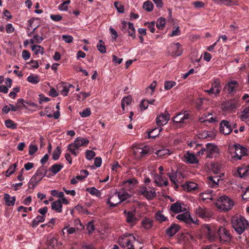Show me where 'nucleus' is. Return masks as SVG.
Returning <instances> with one entry per match:
<instances>
[{"mask_svg": "<svg viewBox=\"0 0 249 249\" xmlns=\"http://www.w3.org/2000/svg\"><path fill=\"white\" fill-rule=\"evenodd\" d=\"M168 52L173 56H178L182 52L181 45L178 42L173 43L168 47Z\"/></svg>", "mask_w": 249, "mask_h": 249, "instance_id": "obj_15", "label": "nucleus"}, {"mask_svg": "<svg viewBox=\"0 0 249 249\" xmlns=\"http://www.w3.org/2000/svg\"><path fill=\"white\" fill-rule=\"evenodd\" d=\"M229 150L234 160H239L247 155V149L238 143L229 146Z\"/></svg>", "mask_w": 249, "mask_h": 249, "instance_id": "obj_3", "label": "nucleus"}, {"mask_svg": "<svg viewBox=\"0 0 249 249\" xmlns=\"http://www.w3.org/2000/svg\"><path fill=\"white\" fill-rule=\"evenodd\" d=\"M184 161L185 163L188 164H196L198 162V160L196 159L194 153H191L188 151L184 155Z\"/></svg>", "mask_w": 249, "mask_h": 249, "instance_id": "obj_19", "label": "nucleus"}, {"mask_svg": "<svg viewBox=\"0 0 249 249\" xmlns=\"http://www.w3.org/2000/svg\"><path fill=\"white\" fill-rule=\"evenodd\" d=\"M156 193L154 191H147L144 197H145L148 200H152L156 196Z\"/></svg>", "mask_w": 249, "mask_h": 249, "instance_id": "obj_54", "label": "nucleus"}, {"mask_svg": "<svg viewBox=\"0 0 249 249\" xmlns=\"http://www.w3.org/2000/svg\"><path fill=\"white\" fill-rule=\"evenodd\" d=\"M90 114L91 111L89 108L84 109L82 112L80 113V116L83 118L88 117Z\"/></svg>", "mask_w": 249, "mask_h": 249, "instance_id": "obj_58", "label": "nucleus"}, {"mask_svg": "<svg viewBox=\"0 0 249 249\" xmlns=\"http://www.w3.org/2000/svg\"><path fill=\"white\" fill-rule=\"evenodd\" d=\"M241 120L245 121L249 118V107L245 108L240 116Z\"/></svg>", "mask_w": 249, "mask_h": 249, "instance_id": "obj_50", "label": "nucleus"}, {"mask_svg": "<svg viewBox=\"0 0 249 249\" xmlns=\"http://www.w3.org/2000/svg\"><path fill=\"white\" fill-rule=\"evenodd\" d=\"M155 23L154 21H152L151 22H146L145 25H148L147 27L150 31L151 33H154L155 29Z\"/></svg>", "mask_w": 249, "mask_h": 249, "instance_id": "obj_63", "label": "nucleus"}, {"mask_svg": "<svg viewBox=\"0 0 249 249\" xmlns=\"http://www.w3.org/2000/svg\"><path fill=\"white\" fill-rule=\"evenodd\" d=\"M17 166V163H14L11 165L8 168L7 170L5 172V175L7 177H9L11 176L15 171L16 168Z\"/></svg>", "mask_w": 249, "mask_h": 249, "instance_id": "obj_37", "label": "nucleus"}, {"mask_svg": "<svg viewBox=\"0 0 249 249\" xmlns=\"http://www.w3.org/2000/svg\"><path fill=\"white\" fill-rule=\"evenodd\" d=\"M61 151L60 147L59 146H57L56 148L54 149L53 153V160H57L61 154Z\"/></svg>", "mask_w": 249, "mask_h": 249, "instance_id": "obj_45", "label": "nucleus"}, {"mask_svg": "<svg viewBox=\"0 0 249 249\" xmlns=\"http://www.w3.org/2000/svg\"><path fill=\"white\" fill-rule=\"evenodd\" d=\"M51 207L53 210L55 211L57 213H61L62 212V205L60 199L52 202Z\"/></svg>", "mask_w": 249, "mask_h": 249, "instance_id": "obj_28", "label": "nucleus"}, {"mask_svg": "<svg viewBox=\"0 0 249 249\" xmlns=\"http://www.w3.org/2000/svg\"><path fill=\"white\" fill-rule=\"evenodd\" d=\"M31 49L36 55L39 53L43 54L44 53V48L39 45H34L32 46Z\"/></svg>", "mask_w": 249, "mask_h": 249, "instance_id": "obj_39", "label": "nucleus"}, {"mask_svg": "<svg viewBox=\"0 0 249 249\" xmlns=\"http://www.w3.org/2000/svg\"><path fill=\"white\" fill-rule=\"evenodd\" d=\"M153 4L151 1L147 0L143 3V8L147 12L152 11L153 9Z\"/></svg>", "mask_w": 249, "mask_h": 249, "instance_id": "obj_44", "label": "nucleus"}, {"mask_svg": "<svg viewBox=\"0 0 249 249\" xmlns=\"http://www.w3.org/2000/svg\"><path fill=\"white\" fill-rule=\"evenodd\" d=\"M29 154L30 155H33L38 150L37 146L36 145L30 144L29 148Z\"/></svg>", "mask_w": 249, "mask_h": 249, "instance_id": "obj_57", "label": "nucleus"}, {"mask_svg": "<svg viewBox=\"0 0 249 249\" xmlns=\"http://www.w3.org/2000/svg\"><path fill=\"white\" fill-rule=\"evenodd\" d=\"M118 243L122 247L126 249H134L131 241L128 238V236L124 235L122 238H119Z\"/></svg>", "mask_w": 249, "mask_h": 249, "instance_id": "obj_18", "label": "nucleus"}, {"mask_svg": "<svg viewBox=\"0 0 249 249\" xmlns=\"http://www.w3.org/2000/svg\"><path fill=\"white\" fill-rule=\"evenodd\" d=\"M62 37L63 40L68 43L72 42L73 40V37L70 35H63Z\"/></svg>", "mask_w": 249, "mask_h": 249, "instance_id": "obj_59", "label": "nucleus"}, {"mask_svg": "<svg viewBox=\"0 0 249 249\" xmlns=\"http://www.w3.org/2000/svg\"><path fill=\"white\" fill-rule=\"evenodd\" d=\"M94 221L92 220L89 222L87 224V230L88 233L90 234L95 230V226L94 224Z\"/></svg>", "mask_w": 249, "mask_h": 249, "instance_id": "obj_49", "label": "nucleus"}, {"mask_svg": "<svg viewBox=\"0 0 249 249\" xmlns=\"http://www.w3.org/2000/svg\"><path fill=\"white\" fill-rule=\"evenodd\" d=\"M155 218L160 223H162L168 220L167 217L165 216L160 211H158L155 213Z\"/></svg>", "mask_w": 249, "mask_h": 249, "instance_id": "obj_33", "label": "nucleus"}, {"mask_svg": "<svg viewBox=\"0 0 249 249\" xmlns=\"http://www.w3.org/2000/svg\"><path fill=\"white\" fill-rule=\"evenodd\" d=\"M165 24V19L163 18H159L156 21V26L158 29L162 30Z\"/></svg>", "mask_w": 249, "mask_h": 249, "instance_id": "obj_41", "label": "nucleus"}, {"mask_svg": "<svg viewBox=\"0 0 249 249\" xmlns=\"http://www.w3.org/2000/svg\"><path fill=\"white\" fill-rule=\"evenodd\" d=\"M4 123L5 126L8 128L15 129L17 128V124L12 120L7 119L5 121Z\"/></svg>", "mask_w": 249, "mask_h": 249, "instance_id": "obj_38", "label": "nucleus"}, {"mask_svg": "<svg viewBox=\"0 0 249 249\" xmlns=\"http://www.w3.org/2000/svg\"><path fill=\"white\" fill-rule=\"evenodd\" d=\"M221 242H229L232 237L230 231L223 226H220L217 231Z\"/></svg>", "mask_w": 249, "mask_h": 249, "instance_id": "obj_6", "label": "nucleus"}, {"mask_svg": "<svg viewBox=\"0 0 249 249\" xmlns=\"http://www.w3.org/2000/svg\"><path fill=\"white\" fill-rule=\"evenodd\" d=\"M208 183L211 188H215L218 186L219 178L217 177L209 176L207 177Z\"/></svg>", "mask_w": 249, "mask_h": 249, "instance_id": "obj_27", "label": "nucleus"}, {"mask_svg": "<svg viewBox=\"0 0 249 249\" xmlns=\"http://www.w3.org/2000/svg\"><path fill=\"white\" fill-rule=\"evenodd\" d=\"M178 220L184 222L188 225H191L192 224L198 225L199 220L193 219L190 216L189 212H186L181 214H178L176 217Z\"/></svg>", "mask_w": 249, "mask_h": 249, "instance_id": "obj_8", "label": "nucleus"}, {"mask_svg": "<svg viewBox=\"0 0 249 249\" xmlns=\"http://www.w3.org/2000/svg\"><path fill=\"white\" fill-rule=\"evenodd\" d=\"M206 146L207 149V157L209 158H213V155L217 152V147L211 143H207Z\"/></svg>", "mask_w": 249, "mask_h": 249, "instance_id": "obj_20", "label": "nucleus"}, {"mask_svg": "<svg viewBox=\"0 0 249 249\" xmlns=\"http://www.w3.org/2000/svg\"><path fill=\"white\" fill-rule=\"evenodd\" d=\"M182 207L180 203L177 202L172 204L170 207L171 211L176 213H178L182 211Z\"/></svg>", "mask_w": 249, "mask_h": 249, "instance_id": "obj_32", "label": "nucleus"}, {"mask_svg": "<svg viewBox=\"0 0 249 249\" xmlns=\"http://www.w3.org/2000/svg\"><path fill=\"white\" fill-rule=\"evenodd\" d=\"M50 18L54 21L58 22L62 19V17L60 15H50Z\"/></svg>", "mask_w": 249, "mask_h": 249, "instance_id": "obj_62", "label": "nucleus"}, {"mask_svg": "<svg viewBox=\"0 0 249 249\" xmlns=\"http://www.w3.org/2000/svg\"><path fill=\"white\" fill-rule=\"evenodd\" d=\"M194 7L196 9L203 8L205 4L203 2L200 1H196L193 3Z\"/></svg>", "mask_w": 249, "mask_h": 249, "instance_id": "obj_60", "label": "nucleus"}, {"mask_svg": "<svg viewBox=\"0 0 249 249\" xmlns=\"http://www.w3.org/2000/svg\"><path fill=\"white\" fill-rule=\"evenodd\" d=\"M89 143L87 139L78 137L74 140V142L70 143L68 146V150L73 155L77 156L78 152L77 151L79 148L82 146H86Z\"/></svg>", "mask_w": 249, "mask_h": 249, "instance_id": "obj_4", "label": "nucleus"}, {"mask_svg": "<svg viewBox=\"0 0 249 249\" xmlns=\"http://www.w3.org/2000/svg\"><path fill=\"white\" fill-rule=\"evenodd\" d=\"M28 82L33 84H36L40 81V78L37 75L30 74L27 79Z\"/></svg>", "mask_w": 249, "mask_h": 249, "instance_id": "obj_35", "label": "nucleus"}, {"mask_svg": "<svg viewBox=\"0 0 249 249\" xmlns=\"http://www.w3.org/2000/svg\"><path fill=\"white\" fill-rule=\"evenodd\" d=\"M179 227L176 224H172L166 230V233L170 237L174 236L179 230Z\"/></svg>", "mask_w": 249, "mask_h": 249, "instance_id": "obj_23", "label": "nucleus"}, {"mask_svg": "<svg viewBox=\"0 0 249 249\" xmlns=\"http://www.w3.org/2000/svg\"><path fill=\"white\" fill-rule=\"evenodd\" d=\"M124 213L126 216V222L131 224L136 223L138 219L135 216V213L131 211H126L124 210Z\"/></svg>", "mask_w": 249, "mask_h": 249, "instance_id": "obj_21", "label": "nucleus"}, {"mask_svg": "<svg viewBox=\"0 0 249 249\" xmlns=\"http://www.w3.org/2000/svg\"><path fill=\"white\" fill-rule=\"evenodd\" d=\"M47 169L46 167L42 166L38 168L34 175L42 179V178L46 175Z\"/></svg>", "mask_w": 249, "mask_h": 249, "instance_id": "obj_29", "label": "nucleus"}, {"mask_svg": "<svg viewBox=\"0 0 249 249\" xmlns=\"http://www.w3.org/2000/svg\"><path fill=\"white\" fill-rule=\"evenodd\" d=\"M245 168L239 167L237 170V174L240 178H245L246 177V174L245 173Z\"/></svg>", "mask_w": 249, "mask_h": 249, "instance_id": "obj_61", "label": "nucleus"}, {"mask_svg": "<svg viewBox=\"0 0 249 249\" xmlns=\"http://www.w3.org/2000/svg\"><path fill=\"white\" fill-rule=\"evenodd\" d=\"M217 204L219 205V209L225 212H227L232 208L234 203L228 196H223L218 199Z\"/></svg>", "mask_w": 249, "mask_h": 249, "instance_id": "obj_5", "label": "nucleus"}, {"mask_svg": "<svg viewBox=\"0 0 249 249\" xmlns=\"http://www.w3.org/2000/svg\"><path fill=\"white\" fill-rule=\"evenodd\" d=\"M221 88V87L219 80L218 79H215L213 82L212 83L211 88L205 91L209 95L214 94L215 97H217L219 95L220 92Z\"/></svg>", "mask_w": 249, "mask_h": 249, "instance_id": "obj_7", "label": "nucleus"}, {"mask_svg": "<svg viewBox=\"0 0 249 249\" xmlns=\"http://www.w3.org/2000/svg\"><path fill=\"white\" fill-rule=\"evenodd\" d=\"M151 153V149L148 146L143 147H136L134 149L133 154L137 158H142Z\"/></svg>", "mask_w": 249, "mask_h": 249, "instance_id": "obj_11", "label": "nucleus"}, {"mask_svg": "<svg viewBox=\"0 0 249 249\" xmlns=\"http://www.w3.org/2000/svg\"><path fill=\"white\" fill-rule=\"evenodd\" d=\"M192 119V116L189 113L188 111H185L184 113L183 116L179 119L178 121H175L177 122H179V123H185L186 120L188 119Z\"/></svg>", "mask_w": 249, "mask_h": 249, "instance_id": "obj_43", "label": "nucleus"}, {"mask_svg": "<svg viewBox=\"0 0 249 249\" xmlns=\"http://www.w3.org/2000/svg\"><path fill=\"white\" fill-rule=\"evenodd\" d=\"M232 227L237 234H242L249 229V221L243 216H233L231 218Z\"/></svg>", "mask_w": 249, "mask_h": 249, "instance_id": "obj_1", "label": "nucleus"}, {"mask_svg": "<svg viewBox=\"0 0 249 249\" xmlns=\"http://www.w3.org/2000/svg\"><path fill=\"white\" fill-rule=\"evenodd\" d=\"M220 125L219 131L221 133L226 135L231 132V122L227 120H222Z\"/></svg>", "mask_w": 249, "mask_h": 249, "instance_id": "obj_13", "label": "nucleus"}, {"mask_svg": "<svg viewBox=\"0 0 249 249\" xmlns=\"http://www.w3.org/2000/svg\"><path fill=\"white\" fill-rule=\"evenodd\" d=\"M39 103L42 104L43 102H48L50 101V98L45 97L44 94H39Z\"/></svg>", "mask_w": 249, "mask_h": 249, "instance_id": "obj_56", "label": "nucleus"}, {"mask_svg": "<svg viewBox=\"0 0 249 249\" xmlns=\"http://www.w3.org/2000/svg\"><path fill=\"white\" fill-rule=\"evenodd\" d=\"M197 185L192 182H189L186 183L183 185V188L184 190H186L188 192H191L196 190L197 188Z\"/></svg>", "mask_w": 249, "mask_h": 249, "instance_id": "obj_30", "label": "nucleus"}, {"mask_svg": "<svg viewBox=\"0 0 249 249\" xmlns=\"http://www.w3.org/2000/svg\"><path fill=\"white\" fill-rule=\"evenodd\" d=\"M4 199L6 205L8 206H13L15 203L16 197L15 196H11L8 194H4Z\"/></svg>", "mask_w": 249, "mask_h": 249, "instance_id": "obj_25", "label": "nucleus"}, {"mask_svg": "<svg viewBox=\"0 0 249 249\" xmlns=\"http://www.w3.org/2000/svg\"><path fill=\"white\" fill-rule=\"evenodd\" d=\"M223 108L228 111H234L238 107V102L235 100L228 101L222 104Z\"/></svg>", "mask_w": 249, "mask_h": 249, "instance_id": "obj_17", "label": "nucleus"}, {"mask_svg": "<svg viewBox=\"0 0 249 249\" xmlns=\"http://www.w3.org/2000/svg\"><path fill=\"white\" fill-rule=\"evenodd\" d=\"M196 214L202 219L209 218L213 215V213L209 209L198 207L195 210Z\"/></svg>", "mask_w": 249, "mask_h": 249, "instance_id": "obj_12", "label": "nucleus"}, {"mask_svg": "<svg viewBox=\"0 0 249 249\" xmlns=\"http://www.w3.org/2000/svg\"><path fill=\"white\" fill-rule=\"evenodd\" d=\"M114 5L119 13H123L124 12V5L118 1H115L114 3Z\"/></svg>", "mask_w": 249, "mask_h": 249, "instance_id": "obj_52", "label": "nucleus"}, {"mask_svg": "<svg viewBox=\"0 0 249 249\" xmlns=\"http://www.w3.org/2000/svg\"><path fill=\"white\" fill-rule=\"evenodd\" d=\"M138 183V180L136 178H131L124 180L122 182V186H123L124 189L131 191Z\"/></svg>", "mask_w": 249, "mask_h": 249, "instance_id": "obj_14", "label": "nucleus"}, {"mask_svg": "<svg viewBox=\"0 0 249 249\" xmlns=\"http://www.w3.org/2000/svg\"><path fill=\"white\" fill-rule=\"evenodd\" d=\"M58 239L52 234L49 235L46 241L48 249H59L62 243L58 242Z\"/></svg>", "mask_w": 249, "mask_h": 249, "instance_id": "obj_10", "label": "nucleus"}, {"mask_svg": "<svg viewBox=\"0 0 249 249\" xmlns=\"http://www.w3.org/2000/svg\"><path fill=\"white\" fill-rule=\"evenodd\" d=\"M75 209L76 210L78 211L79 212H82L84 213L89 214V213L88 209L85 208L83 206L77 205L75 207Z\"/></svg>", "mask_w": 249, "mask_h": 249, "instance_id": "obj_55", "label": "nucleus"}, {"mask_svg": "<svg viewBox=\"0 0 249 249\" xmlns=\"http://www.w3.org/2000/svg\"><path fill=\"white\" fill-rule=\"evenodd\" d=\"M127 31L128 36H131L133 39H135L136 37L135 29L132 23L130 22H128Z\"/></svg>", "mask_w": 249, "mask_h": 249, "instance_id": "obj_34", "label": "nucleus"}, {"mask_svg": "<svg viewBox=\"0 0 249 249\" xmlns=\"http://www.w3.org/2000/svg\"><path fill=\"white\" fill-rule=\"evenodd\" d=\"M142 227L145 230H149L153 226V221L149 218L145 217L141 221Z\"/></svg>", "mask_w": 249, "mask_h": 249, "instance_id": "obj_24", "label": "nucleus"}, {"mask_svg": "<svg viewBox=\"0 0 249 249\" xmlns=\"http://www.w3.org/2000/svg\"><path fill=\"white\" fill-rule=\"evenodd\" d=\"M25 102V100H24L23 99L19 98L17 100V102L16 104V106H15L13 104H10L9 106L10 108V110L13 111H16L18 109H20L21 105H19L20 103H21V104L23 105V107L24 108H25L27 109V107L26 106V105L24 104Z\"/></svg>", "mask_w": 249, "mask_h": 249, "instance_id": "obj_22", "label": "nucleus"}, {"mask_svg": "<svg viewBox=\"0 0 249 249\" xmlns=\"http://www.w3.org/2000/svg\"><path fill=\"white\" fill-rule=\"evenodd\" d=\"M170 119V114L167 110H165L164 113L160 114L157 117L156 123L159 126H163L166 124Z\"/></svg>", "mask_w": 249, "mask_h": 249, "instance_id": "obj_16", "label": "nucleus"}, {"mask_svg": "<svg viewBox=\"0 0 249 249\" xmlns=\"http://www.w3.org/2000/svg\"><path fill=\"white\" fill-rule=\"evenodd\" d=\"M41 179L42 178H38V177H36L35 175H34L31 178L29 182V184L30 185L31 184H33V187H36Z\"/></svg>", "mask_w": 249, "mask_h": 249, "instance_id": "obj_46", "label": "nucleus"}, {"mask_svg": "<svg viewBox=\"0 0 249 249\" xmlns=\"http://www.w3.org/2000/svg\"><path fill=\"white\" fill-rule=\"evenodd\" d=\"M86 191L88 192L91 195L95 196L97 197H100L101 196V192L95 187L88 188L86 189Z\"/></svg>", "mask_w": 249, "mask_h": 249, "instance_id": "obj_42", "label": "nucleus"}, {"mask_svg": "<svg viewBox=\"0 0 249 249\" xmlns=\"http://www.w3.org/2000/svg\"><path fill=\"white\" fill-rule=\"evenodd\" d=\"M162 128L157 127L152 129L150 131L148 132V136L149 138H155L160 134L161 130Z\"/></svg>", "mask_w": 249, "mask_h": 249, "instance_id": "obj_31", "label": "nucleus"}, {"mask_svg": "<svg viewBox=\"0 0 249 249\" xmlns=\"http://www.w3.org/2000/svg\"><path fill=\"white\" fill-rule=\"evenodd\" d=\"M97 47L98 50L101 53H105L106 52V48L105 46V43L102 40H100L99 41L97 45Z\"/></svg>", "mask_w": 249, "mask_h": 249, "instance_id": "obj_48", "label": "nucleus"}, {"mask_svg": "<svg viewBox=\"0 0 249 249\" xmlns=\"http://www.w3.org/2000/svg\"><path fill=\"white\" fill-rule=\"evenodd\" d=\"M86 158L88 160H91L95 156V153L92 150H87L86 152Z\"/></svg>", "mask_w": 249, "mask_h": 249, "instance_id": "obj_51", "label": "nucleus"}, {"mask_svg": "<svg viewBox=\"0 0 249 249\" xmlns=\"http://www.w3.org/2000/svg\"><path fill=\"white\" fill-rule=\"evenodd\" d=\"M63 167V165L62 164H54L49 168V170L55 175L59 172Z\"/></svg>", "mask_w": 249, "mask_h": 249, "instance_id": "obj_36", "label": "nucleus"}, {"mask_svg": "<svg viewBox=\"0 0 249 249\" xmlns=\"http://www.w3.org/2000/svg\"><path fill=\"white\" fill-rule=\"evenodd\" d=\"M207 230V231L206 232V234L207 238L211 241H214L215 238L214 232L212 231L209 227H208Z\"/></svg>", "mask_w": 249, "mask_h": 249, "instance_id": "obj_47", "label": "nucleus"}, {"mask_svg": "<svg viewBox=\"0 0 249 249\" xmlns=\"http://www.w3.org/2000/svg\"><path fill=\"white\" fill-rule=\"evenodd\" d=\"M131 195L125 191L116 192L107 199V203L110 208H114L118 204L130 198Z\"/></svg>", "mask_w": 249, "mask_h": 249, "instance_id": "obj_2", "label": "nucleus"}, {"mask_svg": "<svg viewBox=\"0 0 249 249\" xmlns=\"http://www.w3.org/2000/svg\"><path fill=\"white\" fill-rule=\"evenodd\" d=\"M61 84L63 87V89L61 90V93L64 96H66L68 95V93L70 90L71 88H74V87L72 85H71L67 83L62 82Z\"/></svg>", "mask_w": 249, "mask_h": 249, "instance_id": "obj_26", "label": "nucleus"}, {"mask_svg": "<svg viewBox=\"0 0 249 249\" xmlns=\"http://www.w3.org/2000/svg\"><path fill=\"white\" fill-rule=\"evenodd\" d=\"M176 82L172 81H166L164 83V88L166 90H169L176 85Z\"/></svg>", "mask_w": 249, "mask_h": 249, "instance_id": "obj_53", "label": "nucleus"}, {"mask_svg": "<svg viewBox=\"0 0 249 249\" xmlns=\"http://www.w3.org/2000/svg\"><path fill=\"white\" fill-rule=\"evenodd\" d=\"M132 102V97L130 96L124 97L123 98L121 103L122 109L124 110L125 105H129Z\"/></svg>", "mask_w": 249, "mask_h": 249, "instance_id": "obj_40", "label": "nucleus"}, {"mask_svg": "<svg viewBox=\"0 0 249 249\" xmlns=\"http://www.w3.org/2000/svg\"><path fill=\"white\" fill-rule=\"evenodd\" d=\"M223 4H224L227 6H231L237 4L236 0H222Z\"/></svg>", "mask_w": 249, "mask_h": 249, "instance_id": "obj_64", "label": "nucleus"}, {"mask_svg": "<svg viewBox=\"0 0 249 249\" xmlns=\"http://www.w3.org/2000/svg\"><path fill=\"white\" fill-rule=\"evenodd\" d=\"M239 84L236 81L232 80L229 82L224 88V91L231 96L233 95L238 89Z\"/></svg>", "mask_w": 249, "mask_h": 249, "instance_id": "obj_9", "label": "nucleus"}]
</instances>
